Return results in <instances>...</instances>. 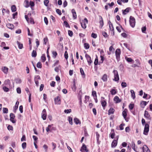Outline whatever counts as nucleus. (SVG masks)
I'll list each match as a JSON object with an SVG mask.
<instances>
[{
	"instance_id": "obj_9",
	"label": "nucleus",
	"mask_w": 152,
	"mask_h": 152,
	"mask_svg": "<svg viewBox=\"0 0 152 152\" xmlns=\"http://www.w3.org/2000/svg\"><path fill=\"white\" fill-rule=\"evenodd\" d=\"M47 115L46 113V110L44 109L42 113V117L44 120H45L46 118Z\"/></svg>"
},
{
	"instance_id": "obj_3",
	"label": "nucleus",
	"mask_w": 152,
	"mask_h": 152,
	"mask_svg": "<svg viewBox=\"0 0 152 152\" xmlns=\"http://www.w3.org/2000/svg\"><path fill=\"white\" fill-rule=\"evenodd\" d=\"M114 74V79L115 81H118L119 80V77L118 71L116 70H114L113 72Z\"/></svg>"
},
{
	"instance_id": "obj_50",
	"label": "nucleus",
	"mask_w": 152,
	"mask_h": 152,
	"mask_svg": "<svg viewBox=\"0 0 152 152\" xmlns=\"http://www.w3.org/2000/svg\"><path fill=\"white\" fill-rule=\"evenodd\" d=\"M134 104H131L129 105V108L130 110H132L134 107Z\"/></svg>"
},
{
	"instance_id": "obj_30",
	"label": "nucleus",
	"mask_w": 152,
	"mask_h": 152,
	"mask_svg": "<svg viewBox=\"0 0 152 152\" xmlns=\"http://www.w3.org/2000/svg\"><path fill=\"white\" fill-rule=\"evenodd\" d=\"M125 59L129 62H132V61H134L130 58H128L127 57H125Z\"/></svg>"
},
{
	"instance_id": "obj_12",
	"label": "nucleus",
	"mask_w": 152,
	"mask_h": 152,
	"mask_svg": "<svg viewBox=\"0 0 152 152\" xmlns=\"http://www.w3.org/2000/svg\"><path fill=\"white\" fill-rule=\"evenodd\" d=\"M1 70L4 74H7L8 73L9 69L6 66H3L2 67Z\"/></svg>"
},
{
	"instance_id": "obj_7",
	"label": "nucleus",
	"mask_w": 152,
	"mask_h": 152,
	"mask_svg": "<svg viewBox=\"0 0 152 152\" xmlns=\"http://www.w3.org/2000/svg\"><path fill=\"white\" fill-rule=\"evenodd\" d=\"M85 57L87 60V61L89 65L92 63V61L91 60V58L90 56L87 54L85 55Z\"/></svg>"
},
{
	"instance_id": "obj_57",
	"label": "nucleus",
	"mask_w": 152,
	"mask_h": 152,
	"mask_svg": "<svg viewBox=\"0 0 152 152\" xmlns=\"http://www.w3.org/2000/svg\"><path fill=\"white\" fill-rule=\"evenodd\" d=\"M17 92V93L18 94H20L21 93V90L20 88H17L16 89Z\"/></svg>"
},
{
	"instance_id": "obj_36",
	"label": "nucleus",
	"mask_w": 152,
	"mask_h": 152,
	"mask_svg": "<svg viewBox=\"0 0 152 152\" xmlns=\"http://www.w3.org/2000/svg\"><path fill=\"white\" fill-rule=\"evenodd\" d=\"M64 25L66 27H70L69 25V24L66 21H64Z\"/></svg>"
},
{
	"instance_id": "obj_19",
	"label": "nucleus",
	"mask_w": 152,
	"mask_h": 152,
	"mask_svg": "<svg viewBox=\"0 0 152 152\" xmlns=\"http://www.w3.org/2000/svg\"><path fill=\"white\" fill-rule=\"evenodd\" d=\"M6 26L7 28L11 29H13L14 28L13 25L12 24L8 23Z\"/></svg>"
},
{
	"instance_id": "obj_6",
	"label": "nucleus",
	"mask_w": 152,
	"mask_h": 152,
	"mask_svg": "<svg viewBox=\"0 0 152 152\" xmlns=\"http://www.w3.org/2000/svg\"><path fill=\"white\" fill-rule=\"evenodd\" d=\"M55 104H60L61 103L60 97L58 96L56 97L55 99Z\"/></svg>"
},
{
	"instance_id": "obj_14",
	"label": "nucleus",
	"mask_w": 152,
	"mask_h": 152,
	"mask_svg": "<svg viewBox=\"0 0 152 152\" xmlns=\"http://www.w3.org/2000/svg\"><path fill=\"white\" fill-rule=\"evenodd\" d=\"M118 137L117 140H114L111 144V147L112 148L115 147L117 144V140H118Z\"/></svg>"
},
{
	"instance_id": "obj_34",
	"label": "nucleus",
	"mask_w": 152,
	"mask_h": 152,
	"mask_svg": "<svg viewBox=\"0 0 152 152\" xmlns=\"http://www.w3.org/2000/svg\"><path fill=\"white\" fill-rule=\"evenodd\" d=\"M113 131V132L111 133L110 134V137L112 139H113L114 138V137L115 135V134L113 131V129H112L111 130V131Z\"/></svg>"
},
{
	"instance_id": "obj_5",
	"label": "nucleus",
	"mask_w": 152,
	"mask_h": 152,
	"mask_svg": "<svg viewBox=\"0 0 152 152\" xmlns=\"http://www.w3.org/2000/svg\"><path fill=\"white\" fill-rule=\"evenodd\" d=\"M88 20L86 18H85L84 21L81 23L82 27L83 28H85L86 27V23H88Z\"/></svg>"
},
{
	"instance_id": "obj_11",
	"label": "nucleus",
	"mask_w": 152,
	"mask_h": 152,
	"mask_svg": "<svg viewBox=\"0 0 152 152\" xmlns=\"http://www.w3.org/2000/svg\"><path fill=\"white\" fill-rule=\"evenodd\" d=\"M143 152H150V151L147 145H144L142 147Z\"/></svg>"
},
{
	"instance_id": "obj_25",
	"label": "nucleus",
	"mask_w": 152,
	"mask_h": 152,
	"mask_svg": "<svg viewBox=\"0 0 152 152\" xmlns=\"http://www.w3.org/2000/svg\"><path fill=\"white\" fill-rule=\"evenodd\" d=\"M11 10L12 12H14L16 10V6L15 5H12L11 7Z\"/></svg>"
},
{
	"instance_id": "obj_2",
	"label": "nucleus",
	"mask_w": 152,
	"mask_h": 152,
	"mask_svg": "<svg viewBox=\"0 0 152 152\" xmlns=\"http://www.w3.org/2000/svg\"><path fill=\"white\" fill-rule=\"evenodd\" d=\"M149 125L148 124H145L143 132V134L144 135H148V133L149 131Z\"/></svg>"
},
{
	"instance_id": "obj_22",
	"label": "nucleus",
	"mask_w": 152,
	"mask_h": 152,
	"mask_svg": "<svg viewBox=\"0 0 152 152\" xmlns=\"http://www.w3.org/2000/svg\"><path fill=\"white\" fill-rule=\"evenodd\" d=\"M72 88L73 91H75L76 90V86L75 85V80L73 81V84L72 87Z\"/></svg>"
},
{
	"instance_id": "obj_49",
	"label": "nucleus",
	"mask_w": 152,
	"mask_h": 152,
	"mask_svg": "<svg viewBox=\"0 0 152 152\" xmlns=\"http://www.w3.org/2000/svg\"><path fill=\"white\" fill-rule=\"evenodd\" d=\"M146 26H144L142 28L141 30L142 32L143 33H145V31H146Z\"/></svg>"
},
{
	"instance_id": "obj_27",
	"label": "nucleus",
	"mask_w": 152,
	"mask_h": 152,
	"mask_svg": "<svg viewBox=\"0 0 152 152\" xmlns=\"http://www.w3.org/2000/svg\"><path fill=\"white\" fill-rule=\"evenodd\" d=\"M101 104L102 106L104 107L106 104V102L105 100H103L102 101H101Z\"/></svg>"
},
{
	"instance_id": "obj_39",
	"label": "nucleus",
	"mask_w": 152,
	"mask_h": 152,
	"mask_svg": "<svg viewBox=\"0 0 152 152\" xmlns=\"http://www.w3.org/2000/svg\"><path fill=\"white\" fill-rule=\"evenodd\" d=\"M3 112L4 113H7L8 112V110L7 108H4L3 110Z\"/></svg>"
},
{
	"instance_id": "obj_53",
	"label": "nucleus",
	"mask_w": 152,
	"mask_h": 152,
	"mask_svg": "<svg viewBox=\"0 0 152 152\" xmlns=\"http://www.w3.org/2000/svg\"><path fill=\"white\" fill-rule=\"evenodd\" d=\"M44 20L45 23L46 25H47L48 24V19L46 17H45L44 18Z\"/></svg>"
},
{
	"instance_id": "obj_46",
	"label": "nucleus",
	"mask_w": 152,
	"mask_h": 152,
	"mask_svg": "<svg viewBox=\"0 0 152 152\" xmlns=\"http://www.w3.org/2000/svg\"><path fill=\"white\" fill-rule=\"evenodd\" d=\"M91 36L94 38H96L97 37V35L96 34L92 33L91 35Z\"/></svg>"
},
{
	"instance_id": "obj_18",
	"label": "nucleus",
	"mask_w": 152,
	"mask_h": 152,
	"mask_svg": "<svg viewBox=\"0 0 152 152\" xmlns=\"http://www.w3.org/2000/svg\"><path fill=\"white\" fill-rule=\"evenodd\" d=\"M114 111L115 110L113 108H110L108 111V115H110L113 114Z\"/></svg>"
},
{
	"instance_id": "obj_47",
	"label": "nucleus",
	"mask_w": 152,
	"mask_h": 152,
	"mask_svg": "<svg viewBox=\"0 0 152 152\" xmlns=\"http://www.w3.org/2000/svg\"><path fill=\"white\" fill-rule=\"evenodd\" d=\"M28 23H30L31 24H33L34 23V21L33 19L32 18H30L29 19V22Z\"/></svg>"
},
{
	"instance_id": "obj_13",
	"label": "nucleus",
	"mask_w": 152,
	"mask_h": 152,
	"mask_svg": "<svg viewBox=\"0 0 152 152\" xmlns=\"http://www.w3.org/2000/svg\"><path fill=\"white\" fill-rule=\"evenodd\" d=\"M114 101L116 103H118L121 101V99L119 98V97L118 96H115L114 98Z\"/></svg>"
},
{
	"instance_id": "obj_43",
	"label": "nucleus",
	"mask_w": 152,
	"mask_h": 152,
	"mask_svg": "<svg viewBox=\"0 0 152 152\" xmlns=\"http://www.w3.org/2000/svg\"><path fill=\"white\" fill-rule=\"evenodd\" d=\"M85 48L87 49H88L89 48V45L88 43H85L84 44Z\"/></svg>"
},
{
	"instance_id": "obj_37",
	"label": "nucleus",
	"mask_w": 152,
	"mask_h": 152,
	"mask_svg": "<svg viewBox=\"0 0 152 152\" xmlns=\"http://www.w3.org/2000/svg\"><path fill=\"white\" fill-rule=\"evenodd\" d=\"M41 58L43 62L45 61L46 60V57L45 55H43L41 56Z\"/></svg>"
},
{
	"instance_id": "obj_58",
	"label": "nucleus",
	"mask_w": 152,
	"mask_h": 152,
	"mask_svg": "<svg viewBox=\"0 0 152 152\" xmlns=\"http://www.w3.org/2000/svg\"><path fill=\"white\" fill-rule=\"evenodd\" d=\"M43 40H44V43L45 44V45L48 41V38L47 37H45L44 39Z\"/></svg>"
},
{
	"instance_id": "obj_48",
	"label": "nucleus",
	"mask_w": 152,
	"mask_h": 152,
	"mask_svg": "<svg viewBox=\"0 0 152 152\" xmlns=\"http://www.w3.org/2000/svg\"><path fill=\"white\" fill-rule=\"evenodd\" d=\"M3 89L5 92H7L9 90V89L5 86H4L3 87Z\"/></svg>"
},
{
	"instance_id": "obj_32",
	"label": "nucleus",
	"mask_w": 152,
	"mask_h": 152,
	"mask_svg": "<svg viewBox=\"0 0 152 152\" xmlns=\"http://www.w3.org/2000/svg\"><path fill=\"white\" fill-rule=\"evenodd\" d=\"M31 56L33 57H36L37 56L36 52L35 50H33L31 53Z\"/></svg>"
},
{
	"instance_id": "obj_10",
	"label": "nucleus",
	"mask_w": 152,
	"mask_h": 152,
	"mask_svg": "<svg viewBox=\"0 0 152 152\" xmlns=\"http://www.w3.org/2000/svg\"><path fill=\"white\" fill-rule=\"evenodd\" d=\"M10 120L13 123H15V121L14 120V118L15 117V115L13 113H11L10 115Z\"/></svg>"
},
{
	"instance_id": "obj_64",
	"label": "nucleus",
	"mask_w": 152,
	"mask_h": 152,
	"mask_svg": "<svg viewBox=\"0 0 152 152\" xmlns=\"http://www.w3.org/2000/svg\"><path fill=\"white\" fill-rule=\"evenodd\" d=\"M26 140V137L25 135H23L21 139V141H25Z\"/></svg>"
},
{
	"instance_id": "obj_8",
	"label": "nucleus",
	"mask_w": 152,
	"mask_h": 152,
	"mask_svg": "<svg viewBox=\"0 0 152 152\" xmlns=\"http://www.w3.org/2000/svg\"><path fill=\"white\" fill-rule=\"evenodd\" d=\"M99 23L100 24L99 27L102 28L104 25V22L102 17L99 15Z\"/></svg>"
},
{
	"instance_id": "obj_28",
	"label": "nucleus",
	"mask_w": 152,
	"mask_h": 152,
	"mask_svg": "<svg viewBox=\"0 0 152 152\" xmlns=\"http://www.w3.org/2000/svg\"><path fill=\"white\" fill-rule=\"evenodd\" d=\"M17 44L18 45V48L20 49H21L23 48V45L18 41L17 42Z\"/></svg>"
},
{
	"instance_id": "obj_17",
	"label": "nucleus",
	"mask_w": 152,
	"mask_h": 152,
	"mask_svg": "<svg viewBox=\"0 0 152 152\" xmlns=\"http://www.w3.org/2000/svg\"><path fill=\"white\" fill-rule=\"evenodd\" d=\"M102 80L104 82L107 81V75L106 74L102 76Z\"/></svg>"
},
{
	"instance_id": "obj_40",
	"label": "nucleus",
	"mask_w": 152,
	"mask_h": 152,
	"mask_svg": "<svg viewBox=\"0 0 152 152\" xmlns=\"http://www.w3.org/2000/svg\"><path fill=\"white\" fill-rule=\"evenodd\" d=\"M89 99V97L88 96H85V102L86 103L88 101Z\"/></svg>"
},
{
	"instance_id": "obj_20",
	"label": "nucleus",
	"mask_w": 152,
	"mask_h": 152,
	"mask_svg": "<svg viewBox=\"0 0 152 152\" xmlns=\"http://www.w3.org/2000/svg\"><path fill=\"white\" fill-rule=\"evenodd\" d=\"M130 92L131 93V96L132 97L133 99H134L135 97V93L134 90H131L130 91Z\"/></svg>"
},
{
	"instance_id": "obj_52",
	"label": "nucleus",
	"mask_w": 152,
	"mask_h": 152,
	"mask_svg": "<svg viewBox=\"0 0 152 152\" xmlns=\"http://www.w3.org/2000/svg\"><path fill=\"white\" fill-rule=\"evenodd\" d=\"M68 54L67 52L66 51L64 53V57L66 59H67L68 58Z\"/></svg>"
},
{
	"instance_id": "obj_26",
	"label": "nucleus",
	"mask_w": 152,
	"mask_h": 152,
	"mask_svg": "<svg viewBox=\"0 0 152 152\" xmlns=\"http://www.w3.org/2000/svg\"><path fill=\"white\" fill-rule=\"evenodd\" d=\"M110 92L111 94L113 95L115 94L117 92V91L114 89H111L110 91Z\"/></svg>"
},
{
	"instance_id": "obj_54",
	"label": "nucleus",
	"mask_w": 152,
	"mask_h": 152,
	"mask_svg": "<svg viewBox=\"0 0 152 152\" xmlns=\"http://www.w3.org/2000/svg\"><path fill=\"white\" fill-rule=\"evenodd\" d=\"M68 33L69 35L70 36L72 37L73 35V32H72L70 30H69L68 31Z\"/></svg>"
},
{
	"instance_id": "obj_33",
	"label": "nucleus",
	"mask_w": 152,
	"mask_h": 152,
	"mask_svg": "<svg viewBox=\"0 0 152 152\" xmlns=\"http://www.w3.org/2000/svg\"><path fill=\"white\" fill-rule=\"evenodd\" d=\"M68 121L69 122V124L71 125H72V118L71 117H70V116L69 117Z\"/></svg>"
},
{
	"instance_id": "obj_29",
	"label": "nucleus",
	"mask_w": 152,
	"mask_h": 152,
	"mask_svg": "<svg viewBox=\"0 0 152 152\" xmlns=\"http://www.w3.org/2000/svg\"><path fill=\"white\" fill-rule=\"evenodd\" d=\"M24 4L25 7H28L29 6V4L28 1L27 0H25L24 2Z\"/></svg>"
},
{
	"instance_id": "obj_45",
	"label": "nucleus",
	"mask_w": 152,
	"mask_h": 152,
	"mask_svg": "<svg viewBox=\"0 0 152 152\" xmlns=\"http://www.w3.org/2000/svg\"><path fill=\"white\" fill-rule=\"evenodd\" d=\"M80 72L82 75L84 76L85 77V73L83 70V69L82 68H80Z\"/></svg>"
},
{
	"instance_id": "obj_56",
	"label": "nucleus",
	"mask_w": 152,
	"mask_h": 152,
	"mask_svg": "<svg viewBox=\"0 0 152 152\" xmlns=\"http://www.w3.org/2000/svg\"><path fill=\"white\" fill-rule=\"evenodd\" d=\"M98 63V59L97 58H96V59H95L94 62V64L95 65H97Z\"/></svg>"
},
{
	"instance_id": "obj_61",
	"label": "nucleus",
	"mask_w": 152,
	"mask_h": 152,
	"mask_svg": "<svg viewBox=\"0 0 152 152\" xmlns=\"http://www.w3.org/2000/svg\"><path fill=\"white\" fill-rule=\"evenodd\" d=\"M56 12L59 15H61V11L60 10H59L58 9H57L56 10Z\"/></svg>"
},
{
	"instance_id": "obj_23",
	"label": "nucleus",
	"mask_w": 152,
	"mask_h": 152,
	"mask_svg": "<svg viewBox=\"0 0 152 152\" xmlns=\"http://www.w3.org/2000/svg\"><path fill=\"white\" fill-rule=\"evenodd\" d=\"M144 115L145 117L147 118H149L150 117V115L148 113V112L147 111L145 110V113Z\"/></svg>"
},
{
	"instance_id": "obj_24",
	"label": "nucleus",
	"mask_w": 152,
	"mask_h": 152,
	"mask_svg": "<svg viewBox=\"0 0 152 152\" xmlns=\"http://www.w3.org/2000/svg\"><path fill=\"white\" fill-rule=\"evenodd\" d=\"M74 120L76 124H80V122L78 118H74Z\"/></svg>"
},
{
	"instance_id": "obj_51",
	"label": "nucleus",
	"mask_w": 152,
	"mask_h": 152,
	"mask_svg": "<svg viewBox=\"0 0 152 152\" xmlns=\"http://www.w3.org/2000/svg\"><path fill=\"white\" fill-rule=\"evenodd\" d=\"M26 142H23L22 145V147L23 149H25L26 147Z\"/></svg>"
},
{
	"instance_id": "obj_55",
	"label": "nucleus",
	"mask_w": 152,
	"mask_h": 152,
	"mask_svg": "<svg viewBox=\"0 0 152 152\" xmlns=\"http://www.w3.org/2000/svg\"><path fill=\"white\" fill-rule=\"evenodd\" d=\"M43 148L45 149V151L47 152L48 148V146H47V145L45 144L43 146Z\"/></svg>"
},
{
	"instance_id": "obj_15",
	"label": "nucleus",
	"mask_w": 152,
	"mask_h": 152,
	"mask_svg": "<svg viewBox=\"0 0 152 152\" xmlns=\"http://www.w3.org/2000/svg\"><path fill=\"white\" fill-rule=\"evenodd\" d=\"M80 151H83L87 152L88 151V150L87 148L86 145L85 144H83Z\"/></svg>"
},
{
	"instance_id": "obj_62",
	"label": "nucleus",
	"mask_w": 152,
	"mask_h": 152,
	"mask_svg": "<svg viewBox=\"0 0 152 152\" xmlns=\"http://www.w3.org/2000/svg\"><path fill=\"white\" fill-rule=\"evenodd\" d=\"M44 87V85L43 84H42L41 85L40 87V89H39L40 91H41L43 90V89Z\"/></svg>"
},
{
	"instance_id": "obj_35",
	"label": "nucleus",
	"mask_w": 152,
	"mask_h": 152,
	"mask_svg": "<svg viewBox=\"0 0 152 152\" xmlns=\"http://www.w3.org/2000/svg\"><path fill=\"white\" fill-rule=\"evenodd\" d=\"M109 26L110 30L112 31H114V28L113 24L111 23L109 24Z\"/></svg>"
},
{
	"instance_id": "obj_16",
	"label": "nucleus",
	"mask_w": 152,
	"mask_h": 152,
	"mask_svg": "<svg viewBox=\"0 0 152 152\" xmlns=\"http://www.w3.org/2000/svg\"><path fill=\"white\" fill-rule=\"evenodd\" d=\"M72 14L73 19H76L77 18V15L75 10L74 9H72Z\"/></svg>"
},
{
	"instance_id": "obj_31",
	"label": "nucleus",
	"mask_w": 152,
	"mask_h": 152,
	"mask_svg": "<svg viewBox=\"0 0 152 152\" xmlns=\"http://www.w3.org/2000/svg\"><path fill=\"white\" fill-rule=\"evenodd\" d=\"M122 115L124 119L126 120V118L127 115V113L125 110L123 111L122 112Z\"/></svg>"
},
{
	"instance_id": "obj_42",
	"label": "nucleus",
	"mask_w": 152,
	"mask_h": 152,
	"mask_svg": "<svg viewBox=\"0 0 152 152\" xmlns=\"http://www.w3.org/2000/svg\"><path fill=\"white\" fill-rule=\"evenodd\" d=\"M49 2V1L48 0H44V3L45 6H48V3Z\"/></svg>"
},
{
	"instance_id": "obj_38",
	"label": "nucleus",
	"mask_w": 152,
	"mask_h": 152,
	"mask_svg": "<svg viewBox=\"0 0 152 152\" xmlns=\"http://www.w3.org/2000/svg\"><path fill=\"white\" fill-rule=\"evenodd\" d=\"M121 86L122 88H124L126 86V82H123L121 83Z\"/></svg>"
},
{
	"instance_id": "obj_21",
	"label": "nucleus",
	"mask_w": 152,
	"mask_h": 152,
	"mask_svg": "<svg viewBox=\"0 0 152 152\" xmlns=\"http://www.w3.org/2000/svg\"><path fill=\"white\" fill-rule=\"evenodd\" d=\"M130 9V8L128 7L126 8L125 10H123V14L124 15H126L127 13L129 12Z\"/></svg>"
},
{
	"instance_id": "obj_44",
	"label": "nucleus",
	"mask_w": 152,
	"mask_h": 152,
	"mask_svg": "<svg viewBox=\"0 0 152 152\" xmlns=\"http://www.w3.org/2000/svg\"><path fill=\"white\" fill-rule=\"evenodd\" d=\"M51 127V125H48V127L46 128V130L47 132L50 131V129Z\"/></svg>"
},
{
	"instance_id": "obj_41",
	"label": "nucleus",
	"mask_w": 152,
	"mask_h": 152,
	"mask_svg": "<svg viewBox=\"0 0 152 152\" xmlns=\"http://www.w3.org/2000/svg\"><path fill=\"white\" fill-rule=\"evenodd\" d=\"M37 67L38 68H41L42 67V64L40 62H39L37 64Z\"/></svg>"
},
{
	"instance_id": "obj_60",
	"label": "nucleus",
	"mask_w": 152,
	"mask_h": 152,
	"mask_svg": "<svg viewBox=\"0 0 152 152\" xmlns=\"http://www.w3.org/2000/svg\"><path fill=\"white\" fill-rule=\"evenodd\" d=\"M40 77L39 75H36L34 77V80H40Z\"/></svg>"
},
{
	"instance_id": "obj_63",
	"label": "nucleus",
	"mask_w": 152,
	"mask_h": 152,
	"mask_svg": "<svg viewBox=\"0 0 152 152\" xmlns=\"http://www.w3.org/2000/svg\"><path fill=\"white\" fill-rule=\"evenodd\" d=\"M7 128L9 130H12L13 129L12 127V126L10 125L8 126Z\"/></svg>"
},
{
	"instance_id": "obj_59",
	"label": "nucleus",
	"mask_w": 152,
	"mask_h": 152,
	"mask_svg": "<svg viewBox=\"0 0 152 152\" xmlns=\"http://www.w3.org/2000/svg\"><path fill=\"white\" fill-rule=\"evenodd\" d=\"M23 107L22 105H20L19 107V110L20 111V112L21 113H22L23 112Z\"/></svg>"
},
{
	"instance_id": "obj_1",
	"label": "nucleus",
	"mask_w": 152,
	"mask_h": 152,
	"mask_svg": "<svg viewBox=\"0 0 152 152\" xmlns=\"http://www.w3.org/2000/svg\"><path fill=\"white\" fill-rule=\"evenodd\" d=\"M129 23L130 25L132 27L134 28L135 26V19L132 16H130V17Z\"/></svg>"
},
{
	"instance_id": "obj_4",
	"label": "nucleus",
	"mask_w": 152,
	"mask_h": 152,
	"mask_svg": "<svg viewBox=\"0 0 152 152\" xmlns=\"http://www.w3.org/2000/svg\"><path fill=\"white\" fill-rule=\"evenodd\" d=\"M115 53L116 58L118 61L120 58V55L121 54L120 50L119 49H117L116 50Z\"/></svg>"
}]
</instances>
